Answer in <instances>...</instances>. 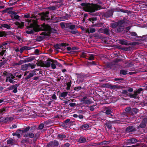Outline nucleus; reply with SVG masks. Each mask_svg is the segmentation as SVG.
<instances>
[{"instance_id":"obj_7","label":"nucleus","mask_w":147,"mask_h":147,"mask_svg":"<svg viewBox=\"0 0 147 147\" xmlns=\"http://www.w3.org/2000/svg\"><path fill=\"white\" fill-rule=\"evenodd\" d=\"M49 13V12L47 11L45 12H42L41 13H39L38 15L40 16V19L42 20H46L47 21H49L50 20L49 18H48V15Z\"/></svg>"},{"instance_id":"obj_45","label":"nucleus","mask_w":147,"mask_h":147,"mask_svg":"<svg viewBox=\"0 0 147 147\" xmlns=\"http://www.w3.org/2000/svg\"><path fill=\"white\" fill-rule=\"evenodd\" d=\"M36 125H32L31 127H30V130L33 131L34 130H36Z\"/></svg>"},{"instance_id":"obj_36","label":"nucleus","mask_w":147,"mask_h":147,"mask_svg":"<svg viewBox=\"0 0 147 147\" xmlns=\"http://www.w3.org/2000/svg\"><path fill=\"white\" fill-rule=\"evenodd\" d=\"M1 26L5 28H6L8 29H10L11 27L9 25L7 24H4L1 25Z\"/></svg>"},{"instance_id":"obj_29","label":"nucleus","mask_w":147,"mask_h":147,"mask_svg":"<svg viewBox=\"0 0 147 147\" xmlns=\"http://www.w3.org/2000/svg\"><path fill=\"white\" fill-rule=\"evenodd\" d=\"M35 58L33 57H30L24 59V62L26 63L30 62L34 59Z\"/></svg>"},{"instance_id":"obj_18","label":"nucleus","mask_w":147,"mask_h":147,"mask_svg":"<svg viewBox=\"0 0 147 147\" xmlns=\"http://www.w3.org/2000/svg\"><path fill=\"white\" fill-rule=\"evenodd\" d=\"M113 14V11L109 10L104 13L102 15V16L106 18H108L112 16Z\"/></svg>"},{"instance_id":"obj_61","label":"nucleus","mask_w":147,"mask_h":147,"mask_svg":"<svg viewBox=\"0 0 147 147\" xmlns=\"http://www.w3.org/2000/svg\"><path fill=\"white\" fill-rule=\"evenodd\" d=\"M44 127V124L43 123L40 124L38 127V129L40 130L42 129Z\"/></svg>"},{"instance_id":"obj_60","label":"nucleus","mask_w":147,"mask_h":147,"mask_svg":"<svg viewBox=\"0 0 147 147\" xmlns=\"http://www.w3.org/2000/svg\"><path fill=\"white\" fill-rule=\"evenodd\" d=\"M28 65L29 67H30L31 69H33L35 68L36 65L34 64H32L31 63H28Z\"/></svg>"},{"instance_id":"obj_22","label":"nucleus","mask_w":147,"mask_h":147,"mask_svg":"<svg viewBox=\"0 0 147 147\" xmlns=\"http://www.w3.org/2000/svg\"><path fill=\"white\" fill-rule=\"evenodd\" d=\"M30 129V127L28 126L24 128L23 130L20 129H18V131L21 132L22 133H25L28 132Z\"/></svg>"},{"instance_id":"obj_19","label":"nucleus","mask_w":147,"mask_h":147,"mask_svg":"<svg viewBox=\"0 0 147 147\" xmlns=\"http://www.w3.org/2000/svg\"><path fill=\"white\" fill-rule=\"evenodd\" d=\"M52 59H49L45 62V67H49L51 66L52 61L51 60Z\"/></svg>"},{"instance_id":"obj_48","label":"nucleus","mask_w":147,"mask_h":147,"mask_svg":"<svg viewBox=\"0 0 147 147\" xmlns=\"http://www.w3.org/2000/svg\"><path fill=\"white\" fill-rule=\"evenodd\" d=\"M122 122L121 120H115L111 121V123H120Z\"/></svg>"},{"instance_id":"obj_50","label":"nucleus","mask_w":147,"mask_h":147,"mask_svg":"<svg viewBox=\"0 0 147 147\" xmlns=\"http://www.w3.org/2000/svg\"><path fill=\"white\" fill-rule=\"evenodd\" d=\"M131 109L130 107H127L125 109V111L127 113L131 114Z\"/></svg>"},{"instance_id":"obj_59","label":"nucleus","mask_w":147,"mask_h":147,"mask_svg":"<svg viewBox=\"0 0 147 147\" xmlns=\"http://www.w3.org/2000/svg\"><path fill=\"white\" fill-rule=\"evenodd\" d=\"M124 80V79L123 78H115L114 79V81H119V82H121V81H123Z\"/></svg>"},{"instance_id":"obj_33","label":"nucleus","mask_w":147,"mask_h":147,"mask_svg":"<svg viewBox=\"0 0 147 147\" xmlns=\"http://www.w3.org/2000/svg\"><path fill=\"white\" fill-rule=\"evenodd\" d=\"M138 38H140V39L142 41L147 42V35H144L142 36H139Z\"/></svg>"},{"instance_id":"obj_49","label":"nucleus","mask_w":147,"mask_h":147,"mask_svg":"<svg viewBox=\"0 0 147 147\" xmlns=\"http://www.w3.org/2000/svg\"><path fill=\"white\" fill-rule=\"evenodd\" d=\"M36 64L38 66H40L45 67V62H43L42 61L41 62H39L37 63Z\"/></svg>"},{"instance_id":"obj_37","label":"nucleus","mask_w":147,"mask_h":147,"mask_svg":"<svg viewBox=\"0 0 147 147\" xmlns=\"http://www.w3.org/2000/svg\"><path fill=\"white\" fill-rule=\"evenodd\" d=\"M52 61H51V67L53 69H55L56 68V64L54 62H55V61H56V60L52 59L51 60Z\"/></svg>"},{"instance_id":"obj_30","label":"nucleus","mask_w":147,"mask_h":147,"mask_svg":"<svg viewBox=\"0 0 147 147\" xmlns=\"http://www.w3.org/2000/svg\"><path fill=\"white\" fill-rule=\"evenodd\" d=\"M86 142V139L83 137H80L78 141V142L80 143H84Z\"/></svg>"},{"instance_id":"obj_38","label":"nucleus","mask_w":147,"mask_h":147,"mask_svg":"<svg viewBox=\"0 0 147 147\" xmlns=\"http://www.w3.org/2000/svg\"><path fill=\"white\" fill-rule=\"evenodd\" d=\"M45 38L44 36H38L37 37L36 40V41L40 42L43 40Z\"/></svg>"},{"instance_id":"obj_46","label":"nucleus","mask_w":147,"mask_h":147,"mask_svg":"<svg viewBox=\"0 0 147 147\" xmlns=\"http://www.w3.org/2000/svg\"><path fill=\"white\" fill-rule=\"evenodd\" d=\"M71 80H70L69 82H68L67 83V87L66 88V89L67 90H69L70 89L71 86Z\"/></svg>"},{"instance_id":"obj_4","label":"nucleus","mask_w":147,"mask_h":147,"mask_svg":"<svg viewBox=\"0 0 147 147\" xmlns=\"http://www.w3.org/2000/svg\"><path fill=\"white\" fill-rule=\"evenodd\" d=\"M71 24V23H67L65 24V28H68L71 30H68V31L74 34L78 33V31L75 28L76 26L75 25L70 24Z\"/></svg>"},{"instance_id":"obj_43","label":"nucleus","mask_w":147,"mask_h":147,"mask_svg":"<svg viewBox=\"0 0 147 147\" xmlns=\"http://www.w3.org/2000/svg\"><path fill=\"white\" fill-rule=\"evenodd\" d=\"M57 136L61 140H62L63 138H65L66 137V136L65 134H59Z\"/></svg>"},{"instance_id":"obj_55","label":"nucleus","mask_w":147,"mask_h":147,"mask_svg":"<svg viewBox=\"0 0 147 147\" xmlns=\"http://www.w3.org/2000/svg\"><path fill=\"white\" fill-rule=\"evenodd\" d=\"M47 9L53 11L55 10L56 9V7L53 6L49 7H47Z\"/></svg>"},{"instance_id":"obj_10","label":"nucleus","mask_w":147,"mask_h":147,"mask_svg":"<svg viewBox=\"0 0 147 147\" xmlns=\"http://www.w3.org/2000/svg\"><path fill=\"white\" fill-rule=\"evenodd\" d=\"M59 142L56 140H53L48 143L47 145V147H56L59 145Z\"/></svg>"},{"instance_id":"obj_6","label":"nucleus","mask_w":147,"mask_h":147,"mask_svg":"<svg viewBox=\"0 0 147 147\" xmlns=\"http://www.w3.org/2000/svg\"><path fill=\"white\" fill-rule=\"evenodd\" d=\"M143 90L142 88H139L134 91V94H129V97L131 98H136L137 96Z\"/></svg>"},{"instance_id":"obj_11","label":"nucleus","mask_w":147,"mask_h":147,"mask_svg":"<svg viewBox=\"0 0 147 147\" xmlns=\"http://www.w3.org/2000/svg\"><path fill=\"white\" fill-rule=\"evenodd\" d=\"M147 123V117H145L143 118L142 121L140 124L138 126L137 128L138 129L140 127L141 128H145L146 125Z\"/></svg>"},{"instance_id":"obj_8","label":"nucleus","mask_w":147,"mask_h":147,"mask_svg":"<svg viewBox=\"0 0 147 147\" xmlns=\"http://www.w3.org/2000/svg\"><path fill=\"white\" fill-rule=\"evenodd\" d=\"M126 33L128 36L133 40H134L136 38H138L139 37V36H138L137 33L135 32H131L128 31H126Z\"/></svg>"},{"instance_id":"obj_52","label":"nucleus","mask_w":147,"mask_h":147,"mask_svg":"<svg viewBox=\"0 0 147 147\" xmlns=\"http://www.w3.org/2000/svg\"><path fill=\"white\" fill-rule=\"evenodd\" d=\"M7 35L6 32L4 31L0 32V37H5Z\"/></svg>"},{"instance_id":"obj_25","label":"nucleus","mask_w":147,"mask_h":147,"mask_svg":"<svg viewBox=\"0 0 147 147\" xmlns=\"http://www.w3.org/2000/svg\"><path fill=\"white\" fill-rule=\"evenodd\" d=\"M20 84H16L13 85L14 87H13V92L14 93H16L18 91L17 88L19 86Z\"/></svg>"},{"instance_id":"obj_13","label":"nucleus","mask_w":147,"mask_h":147,"mask_svg":"<svg viewBox=\"0 0 147 147\" xmlns=\"http://www.w3.org/2000/svg\"><path fill=\"white\" fill-rule=\"evenodd\" d=\"M37 69H34L32 70L31 72L28 75H27L24 78L26 80H28L31 78L33 77L34 76L36 75V71Z\"/></svg>"},{"instance_id":"obj_17","label":"nucleus","mask_w":147,"mask_h":147,"mask_svg":"<svg viewBox=\"0 0 147 147\" xmlns=\"http://www.w3.org/2000/svg\"><path fill=\"white\" fill-rule=\"evenodd\" d=\"M126 19L125 18L123 20H120L117 22L118 26H123V24H128L127 21L126 20Z\"/></svg>"},{"instance_id":"obj_24","label":"nucleus","mask_w":147,"mask_h":147,"mask_svg":"<svg viewBox=\"0 0 147 147\" xmlns=\"http://www.w3.org/2000/svg\"><path fill=\"white\" fill-rule=\"evenodd\" d=\"M21 69L23 71H26L29 68L28 63L26 64L21 65Z\"/></svg>"},{"instance_id":"obj_14","label":"nucleus","mask_w":147,"mask_h":147,"mask_svg":"<svg viewBox=\"0 0 147 147\" xmlns=\"http://www.w3.org/2000/svg\"><path fill=\"white\" fill-rule=\"evenodd\" d=\"M133 91V89L132 88H130L128 89L127 90H123L121 93L123 94L126 95L129 97V94H132V92Z\"/></svg>"},{"instance_id":"obj_47","label":"nucleus","mask_w":147,"mask_h":147,"mask_svg":"<svg viewBox=\"0 0 147 147\" xmlns=\"http://www.w3.org/2000/svg\"><path fill=\"white\" fill-rule=\"evenodd\" d=\"M67 92H63L60 94V97L65 98L67 96Z\"/></svg>"},{"instance_id":"obj_35","label":"nucleus","mask_w":147,"mask_h":147,"mask_svg":"<svg viewBox=\"0 0 147 147\" xmlns=\"http://www.w3.org/2000/svg\"><path fill=\"white\" fill-rule=\"evenodd\" d=\"M122 87V86L120 85H112V89L113 90L119 89Z\"/></svg>"},{"instance_id":"obj_41","label":"nucleus","mask_w":147,"mask_h":147,"mask_svg":"<svg viewBox=\"0 0 147 147\" xmlns=\"http://www.w3.org/2000/svg\"><path fill=\"white\" fill-rule=\"evenodd\" d=\"M127 70H125L124 69H121L120 70V74L121 76V75H125L127 74Z\"/></svg>"},{"instance_id":"obj_5","label":"nucleus","mask_w":147,"mask_h":147,"mask_svg":"<svg viewBox=\"0 0 147 147\" xmlns=\"http://www.w3.org/2000/svg\"><path fill=\"white\" fill-rule=\"evenodd\" d=\"M88 76V75L84 73H81L77 75V82L78 84L82 83L84 81L85 78Z\"/></svg>"},{"instance_id":"obj_53","label":"nucleus","mask_w":147,"mask_h":147,"mask_svg":"<svg viewBox=\"0 0 147 147\" xmlns=\"http://www.w3.org/2000/svg\"><path fill=\"white\" fill-rule=\"evenodd\" d=\"M1 61L0 62V65L1 67H2L4 65L5 63H6L7 61L6 60H4L3 61L2 60H1Z\"/></svg>"},{"instance_id":"obj_9","label":"nucleus","mask_w":147,"mask_h":147,"mask_svg":"<svg viewBox=\"0 0 147 147\" xmlns=\"http://www.w3.org/2000/svg\"><path fill=\"white\" fill-rule=\"evenodd\" d=\"M69 45V44L67 43H62L60 44H57L55 45H54L53 46V47L55 48V50L58 52L59 51L58 49H61V47H62L68 46Z\"/></svg>"},{"instance_id":"obj_57","label":"nucleus","mask_w":147,"mask_h":147,"mask_svg":"<svg viewBox=\"0 0 147 147\" xmlns=\"http://www.w3.org/2000/svg\"><path fill=\"white\" fill-rule=\"evenodd\" d=\"M34 24H31L30 26H28V27L29 28H33L34 26V25H36L37 24V22L36 21L34 20L33 22Z\"/></svg>"},{"instance_id":"obj_23","label":"nucleus","mask_w":147,"mask_h":147,"mask_svg":"<svg viewBox=\"0 0 147 147\" xmlns=\"http://www.w3.org/2000/svg\"><path fill=\"white\" fill-rule=\"evenodd\" d=\"M109 28V27L108 26L105 28L103 30L102 33L106 35H109L110 33Z\"/></svg>"},{"instance_id":"obj_64","label":"nucleus","mask_w":147,"mask_h":147,"mask_svg":"<svg viewBox=\"0 0 147 147\" xmlns=\"http://www.w3.org/2000/svg\"><path fill=\"white\" fill-rule=\"evenodd\" d=\"M29 133V138H32L34 137L35 136L33 133L31 132Z\"/></svg>"},{"instance_id":"obj_1","label":"nucleus","mask_w":147,"mask_h":147,"mask_svg":"<svg viewBox=\"0 0 147 147\" xmlns=\"http://www.w3.org/2000/svg\"><path fill=\"white\" fill-rule=\"evenodd\" d=\"M84 9V10L86 12H89V14L92 16H95L100 15L99 13L95 12L101 9V6L97 4H93L91 5L88 3H82L81 4Z\"/></svg>"},{"instance_id":"obj_26","label":"nucleus","mask_w":147,"mask_h":147,"mask_svg":"<svg viewBox=\"0 0 147 147\" xmlns=\"http://www.w3.org/2000/svg\"><path fill=\"white\" fill-rule=\"evenodd\" d=\"M138 111V110L137 108H134L131 109V114L134 115L137 114Z\"/></svg>"},{"instance_id":"obj_62","label":"nucleus","mask_w":147,"mask_h":147,"mask_svg":"<svg viewBox=\"0 0 147 147\" xmlns=\"http://www.w3.org/2000/svg\"><path fill=\"white\" fill-rule=\"evenodd\" d=\"M94 55L93 54H90L89 58L88 59L89 60H93L94 59Z\"/></svg>"},{"instance_id":"obj_16","label":"nucleus","mask_w":147,"mask_h":147,"mask_svg":"<svg viewBox=\"0 0 147 147\" xmlns=\"http://www.w3.org/2000/svg\"><path fill=\"white\" fill-rule=\"evenodd\" d=\"M138 142V140L134 138H131L130 139H127L126 140V143H127L130 144H134Z\"/></svg>"},{"instance_id":"obj_27","label":"nucleus","mask_w":147,"mask_h":147,"mask_svg":"<svg viewBox=\"0 0 147 147\" xmlns=\"http://www.w3.org/2000/svg\"><path fill=\"white\" fill-rule=\"evenodd\" d=\"M63 122L66 125H71V123H73V122L72 121H70L69 119H67L65 120Z\"/></svg>"},{"instance_id":"obj_40","label":"nucleus","mask_w":147,"mask_h":147,"mask_svg":"<svg viewBox=\"0 0 147 147\" xmlns=\"http://www.w3.org/2000/svg\"><path fill=\"white\" fill-rule=\"evenodd\" d=\"M105 111V113L107 115H110L112 113L111 110L107 107H106Z\"/></svg>"},{"instance_id":"obj_20","label":"nucleus","mask_w":147,"mask_h":147,"mask_svg":"<svg viewBox=\"0 0 147 147\" xmlns=\"http://www.w3.org/2000/svg\"><path fill=\"white\" fill-rule=\"evenodd\" d=\"M5 51V48L3 46H0V56H3Z\"/></svg>"},{"instance_id":"obj_2","label":"nucleus","mask_w":147,"mask_h":147,"mask_svg":"<svg viewBox=\"0 0 147 147\" xmlns=\"http://www.w3.org/2000/svg\"><path fill=\"white\" fill-rule=\"evenodd\" d=\"M34 30L35 32H38L40 30L45 31V32H42L40 35L48 36H50V34L51 33L55 34L57 33V30L56 29L51 27L49 25L45 24V23H43L41 25L38 30H36L35 28H34Z\"/></svg>"},{"instance_id":"obj_63","label":"nucleus","mask_w":147,"mask_h":147,"mask_svg":"<svg viewBox=\"0 0 147 147\" xmlns=\"http://www.w3.org/2000/svg\"><path fill=\"white\" fill-rule=\"evenodd\" d=\"M68 14H66L65 16L61 17V19H62L63 20H65L66 19H67L68 18Z\"/></svg>"},{"instance_id":"obj_42","label":"nucleus","mask_w":147,"mask_h":147,"mask_svg":"<svg viewBox=\"0 0 147 147\" xmlns=\"http://www.w3.org/2000/svg\"><path fill=\"white\" fill-rule=\"evenodd\" d=\"M111 26L112 28H115L118 26L117 22L111 23Z\"/></svg>"},{"instance_id":"obj_15","label":"nucleus","mask_w":147,"mask_h":147,"mask_svg":"<svg viewBox=\"0 0 147 147\" xmlns=\"http://www.w3.org/2000/svg\"><path fill=\"white\" fill-rule=\"evenodd\" d=\"M14 118L12 117H4L1 119V121L4 123H7L11 121L12 120H13Z\"/></svg>"},{"instance_id":"obj_28","label":"nucleus","mask_w":147,"mask_h":147,"mask_svg":"<svg viewBox=\"0 0 147 147\" xmlns=\"http://www.w3.org/2000/svg\"><path fill=\"white\" fill-rule=\"evenodd\" d=\"M89 127V125L87 123L85 124L80 126V128L85 130H87Z\"/></svg>"},{"instance_id":"obj_3","label":"nucleus","mask_w":147,"mask_h":147,"mask_svg":"<svg viewBox=\"0 0 147 147\" xmlns=\"http://www.w3.org/2000/svg\"><path fill=\"white\" fill-rule=\"evenodd\" d=\"M16 73L14 74L13 75L11 73L7 75V77H6L5 82H9L10 83H12L13 84L16 83L15 80H17V78H16Z\"/></svg>"},{"instance_id":"obj_32","label":"nucleus","mask_w":147,"mask_h":147,"mask_svg":"<svg viewBox=\"0 0 147 147\" xmlns=\"http://www.w3.org/2000/svg\"><path fill=\"white\" fill-rule=\"evenodd\" d=\"M118 26L116 31L117 32H120L123 31L124 29L123 26Z\"/></svg>"},{"instance_id":"obj_39","label":"nucleus","mask_w":147,"mask_h":147,"mask_svg":"<svg viewBox=\"0 0 147 147\" xmlns=\"http://www.w3.org/2000/svg\"><path fill=\"white\" fill-rule=\"evenodd\" d=\"M9 13L11 14V17L12 19H13V17L15 16V15H16L17 13L16 12L12 11H9Z\"/></svg>"},{"instance_id":"obj_34","label":"nucleus","mask_w":147,"mask_h":147,"mask_svg":"<svg viewBox=\"0 0 147 147\" xmlns=\"http://www.w3.org/2000/svg\"><path fill=\"white\" fill-rule=\"evenodd\" d=\"M14 141L12 138H9L7 141V143L8 144H11V145H13Z\"/></svg>"},{"instance_id":"obj_21","label":"nucleus","mask_w":147,"mask_h":147,"mask_svg":"<svg viewBox=\"0 0 147 147\" xmlns=\"http://www.w3.org/2000/svg\"><path fill=\"white\" fill-rule=\"evenodd\" d=\"M119 43L122 45H129L128 41L125 39L120 40H119Z\"/></svg>"},{"instance_id":"obj_51","label":"nucleus","mask_w":147,"mask_h":147,"mask_svg":"<svg viewBox=\"0 0 147 147\" xmlns=\"http://www.w3.org/2000/svg\"><path fill=\"white\" fill-rule=\"evenodd\" d=\"M111 123H107L105 124V125L109 129H111L112 126L111 124Z\"/></svg>"},{"instance_id":"obj_54","label":"nucleus","mask_w":147,"mask_h":147,"mask_svg":"<svg viewBox=\"0 0 147 147\" xmlns=\"http://www.w3.org/2000/svg\"><path fill=\"white\" fill-rule=\"evenodd\" d=\"M97 18L96 17H93L89 18V20L91 22L97 20Z\"/></svg>"},{"instance_id":"obj_58","label":"nucleus","mask_w":147,"mask_h":147,"mask_svg":"<svg viewBox=\"0 0 147 147\" xmlns=\"http://www.w3.org/2000/svg\"><path fill=\"white\" fill-rule=\"evenodd\" d=\"M83 104H85L87 105H90L91 103V101L88 99L86 100L83 102Z\"/></svg>"},{"instance_id":"obj_56","label":"nucleus","mask_w":147,"mask_h":147,"mask_svg":"<svg viewBox=\"0 0 147 147\" xmlns=\"http://www.w3.org/2000/svg\"><path fill=\"white\" fill-rule=\"evenodd\" d=\"M82 89L81 86H79L78 87H76L74 88V90L76 91H78Z\"/></svg>"},{"instance_id":"obj_12","label":"nucleus","mask_w":147,"mask_h":147,"mask_svg":"<svg viewBox=\"0 0 147 147\" xmlns=\"http://www.w3.org/2000/svg\"><path fill=\"white\" fill-rule=\"evenodd\" d=\"M136 131V129L133 126H129L125 129V131L129 134H132V132H134Z\"/></svg>"},{"instance_id":"obj_44","label":"nucleus","mask_w":147,"mask_h":147,"mask_svg":"<svg viewBox=\"0 0 147 147\" xmlns=\"http://www.w3.org/2000/svg\"><path fill=\"white\" fill-rule=\"evenodd\" d=\"M29 139L27 138H24L23 139L21 142V143L22 144L25 143H26L27 142H29Z\"/></svg>"},{"instance_id":"obj_31","label":"nucleus","mask_w":147,"mask_h":147,"mask_svg":"<svg viewBox=\"0 0 147 147\" xmlns=\"http://www.w3.org/2000/svg\"><path fill=\"white\" fill-rule=\"evenodd\" d=\"M112 84L109 83H105L102 85V87H103L107 88L110 89H111L112 88Z\"/></svg>"}]
</instances>
